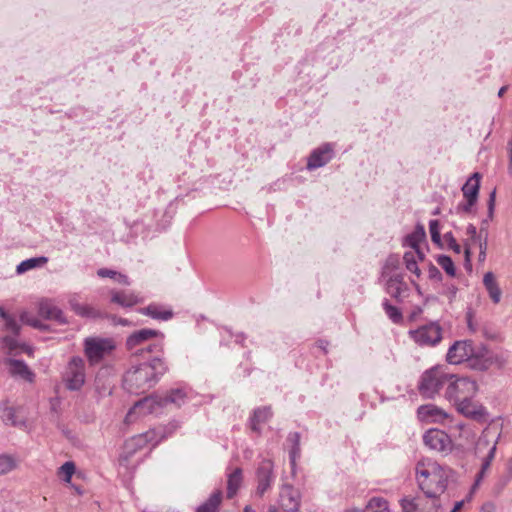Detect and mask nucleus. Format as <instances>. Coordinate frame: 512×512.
Instances as JSON below:
<instances>
[{"label":"nucleus","instance_id":"obj_1","mask_svg":"<svg viewBox=\"0 0 512 512\" xmlns=\"http://www.w3.org/2000/svg\"><path fill=\"white\" fill-rule=\"evenodd\" d=\"M168 367L161 357L132 365L123 377V387L134 394H141L155 386L167 372Z\"/></svg>","mask_w":512,"mask_h":512},{"label":"nucleus","instance_id":"obj_2","mask_svg":"<svg viewBox=\"0 0 512 512\" xmlns=\"http://www.w3.org/2000/svg\"><path fill=\"white\" fill-rule=\"evenodd\" d=\"M415 472L418 486L425 497L439 504L438 497L445 492L452 470L431 459H423L416 464Z\"/></svg>","mask_w":512,"mask_h":512},{"label":"nucleus","instance_id":"obj_3","mask_svg":"<svg viewBox=\"0 0 512 512\" xmlns=\"http://www.w3.org/2000/svg\"><path fill=\"white\" fill-rule=\"evenodd\" d=\"M187 392L184 388L172 389L165 397L149 396L137 401L131 407L125 417V423L130 424L134 422L137 415H145L156 412L160 407L167 404H174L180 407L185 403Z\"/></svg>","mask_w":512,"mask_h":512},{"label":"nucleus","instance_id":"obj_4","mask_svg":"<svg viewBox=\"0 0 512 512\" xmlns=\"http://www.w3.org/2000/svg\"><path fill=\"white\" fill-rule=\"evenodd\" d=\"M175 424H170L168 427H157L150 429L142 434L133 436L125 442L124 450L121 457L124 460H128L132 455L150 444L153 447L160 443L162 440L167 438L176 429Z\"/></svg>","mask_w":512,"mask_h":512},{"label":"nucleus","instance_id":"obj_5","mask_svg":"<svg viewBox=\"0 0 512 512\" xmlns=\"http://www.w3.org/2000/svg\"><path fill=\"white\" fill-rule=\"evenodd\" d=\"M454 377L455 374L448 373L443 366L436 365L423 372L418 382V391L423 398L433 399L444 384Z\"/></svg>","mask_w":512,"mask_h":512},{"label":"nucleus","instance_id":"obj_6","mask_svg":"<svg viewBox=\"0 0 512 512\" xmlns=\"http://www.w3.org/2000/svg\"><path fill=\"white\" fill-rule=\"evenodd\" d=\"M445 398L454 405L462 400L473 399L477 393V383L467 377H454L449 380Z\"/></svg>","mask_w":512,"mask_h":512},{"label":"nucleus","instance_id":"obj_7","mask_svg":"<svg viewBox=\"0 0 512 512\" xmlns=\"http://www.w3.org/2000/svg\"><path fill=\"white\" fill-rule=\"evenodd\" d=\"M490 354H446L448 364L460 366L463 370L485 371L493 363Z\"/></svg>","mask_w":512,"mask_h":512},{"label":"nucleus","instance_id":"obj_8","mask_svg":"<svg viewBox=\"0 0 512 512\" xmlns=\"http://www.w3.org/2000/svg\"><path fill=\"white\" fill-rule=\"evenodd\" d=\"M0 317L5 321L7 329L11 332V335H7L3 338V347L10 352H32V348L19 337V326L16 321L7 314L5 309L1 306Z\"/></svg>","mask_w":512,"mask_h":512},{"label":"nucleus","instance_id":"obj_9","mask_svg":"<svg viewBox=\"0 0 512 512\" xmlns=\"http://www.w3.org/2000/svg\"><path fill=\"white\" fill-rule=\"evenodd\" d=\"M63 381L70 391H78L85 383L84 361L81 357L75 356L68 363L63 374Z\"/></svg>","mask_w":512,"mask_h":512},{"label":"nucleus","instance_id":"obj_10","mask_svg":"<svg viewBox=\"0 0 512 512\" xmlns=\"http://www.w3.org/2000/svg\"><path fill=\"white\" fill-rule=\"evenodd\" d=\"M424 444L431 450L448 454L452 451L453 442L450 436L436 428L427 430L423 435Z\"/></svg>","mask_w":512,"mask_h":512},{"label":"nucleus","instance_id":"obj_11","mask_svg":"<svg viewBox=\"0 0 512 512\" xmlns=\"http://www.w3.org/2000/svg\"><path fill=\"white\" fill-rule=\"evenodd\" d=\"M411 338L421 346H434L441 338V327L437 323H430L409 332Z\"/></svg>","mask_w":512,"mask_h":512},{"label":"nucleus","instance_id":"obj_12","mask_svg":"<svg viewBox=\"0 0 512 512\" xmlns=\"http://www.w3.org/2000/svg\"><path fill=\"white\" fill-rule=\"evenodd\" d=\"M334 147L331 143H324L310 153L306 168L309 171L316 170L328 164L334 158Z\"/></svg>","mask_w":512,"mask_h":512},{"label":"nucleus","instance_id":"obj_13","mask_svg":"<svg viewBox=\"0 0 512 512\" xmlns=\"http://www.w3.org/2000/svg\"><path fill=\"white\" fill-rule=\"evenodd\" d=\"M417 416L421 422L441 423L448 418V414L434 404L421 405L417 409Z\"/></svg>","mask_w":512,"mask_h":512},{"label":"nucleus","instance_id":"obj_14","mask_svg":"<svg viewBox=\"0 0 512 512\" xmlns=\"http://www.w3.org/2000/svg\"><path fill=\"white\" fill-rule=\"evenodd\" d=\"M386 280V292L397 301H401L406 296L408 286L403 280L402 274H393L384 278Z\"/></svg>","mask_w":512,"mask_h":512},{"label":"nucleus","instance_id":"obj_15","mask_svg":"<svg viewBox=\"0 0 512 512\" xmlns=\"http://www.w3.org/2000/svg\"><path fill=\"white\" fill-rule=\"evenodd\" d=\"M455 406L459 413L473 420L480 421L487 416L486 409L482 405L474 403L472 399L462 400Z\"/></svg>","mask_w":512,"mask_h":512},{"label":"nucleus","instance_id":"obj_16","mask_svg":"<svg viewBox=\"0 0 512 512\" xmlns=\"http://www.w3.org/2000/svg\"><path fill=\"white\" fill-rule=\"evenodd\" d=\"M403 512H438L440 504L435 501L431 502L430 506L424 504V499L417 498H403L400 501Z\"/></svg>","mask_w":512,"mask_h":512},{"label":"nucleus","instance_id":"obj_17","mask_svg":"<svg viewBox=\"0 0 512 512\" xmlns=\"http://www.w3.org/2000/svg\"><path fill=\"white\" fill-rule=\"evenodd\" d=\"M273 464L270 460H263L257 469V494L262 496L270 487L272 482Z\"/></svg>","mask_w":512,"mask_h":512},{"label":"nucleus","instance_id":"obj_18","mask_svg":"<svg viewBox=\"0 0 512 512\" xmlns=\"http://www.w3.org/2000/svg\"><path fill=\"white\" fill-rule=\"evenodd\" d=\"M84 352H110L116 349V343L111 338L88 337L85 339Z\"/></svg>","mask_w":512,"mask_h":512},{"label":"nucleus","instance_id":"obj_19","mask_svg":"<svg viewBox=\"0 0 512 512\" xmlns=\"http://www.w3.org/2000/svg\"><path fill=\"white\" fill-rule=\"evenodd\" d=\"M38 310L40 316L45 319L54 320L59 324L67 323V320L62 310L49 300L41 301L39 303Z\"/></svg>","mask_w":512,"mask_h":512},{"label":"nucleus","instance_id":"obj_20","mask_svg":"<svg viewBox=\"0 0 512 512\" xmlns=\"http://www.w3.org/2000/svg\"><path fill=\"white\" fill-rule=\"evenodd\" d=\"M110 295L111 302L122 307H132L143 302V298L133 291L111 290Z\"/></svg>","mask_w":512,"mask_h":512},{"label":"nucleus","instance_id":"obj_21","mask_svg":"<svg viewBox=\"0 0 512 512\" xmlns=\"http://www.w3.org/2000/svg\"><path fill=\"white\" fill-rule=\"evenodd\" d=\"M500 436H501V434L499 433L494 444L490 447L487 455L484 457L482 464H481V468H480L479 472L476 474L475 481L472 486V491H475L478 488L480 483L483 481L487 470L490 468L491 463L495 458L497 444H498V440H499Z\"/></svg>","mask_w":512,"mask_h":512},{"label":"nucleus","instance_id":"obj_22","mask_svg":"<svg viewBox=\"0 0 512 512\" xmlns=\"http://www.w3.org/2000/svg\"><path fill=\"white\" fill-rule=\"evenodd\" d=\"M271 415L272 413L270 407L265 406L256 408L249 420L250 429L256 434H260L261 425L266 423Z\"/></svg>","mask_w":512,"mask_h":512},{"label":"nucleus","instance_id":"obj_23","mask_svg":"<svg viewBox=\"0 0 512 512\" xmlns=\"http://www.w3.org/2000/svg\"><path fill=\"white\" fill-rule=\"evenodd\" d=\"M9 371L11 375L19 377L29 383L34 382L35 374L32 370L21 360H10Z\"/></svg>","mask_w":512,"mask_h":512},{"label":"nucleus","instance_id":"obj_24","mask_svg":"<svg viewBox=\"0 0 512 512\" xmlns=\"http://www.w3.org/2000/svg\"><path fill=\"white\" fill-rule=\"evenodd\" d=\"M139 312L143 315L149 316L153 319L167 321L173 317L171 309H166L158 304H150L147 307L141 308Z\"/></svg>","mask_w":512,"mask_h":512},{"label":"nucleus","instance_id":"obj_25","mask_svg":"<svg viewBox=\"0 0 512 512\" xmlns=\"http://www.w3.org/2000/svg\"><path fill=\"white\" fill-rule=\"evenodd\" d=\"M480 189V174L474 173L462 186L464 198L478 199Z\"/></svg>","mask_w":512,"mask_h":512},{"label":"nucleus","instance_id":"obj_26","mask_svg":"<svg viewBox=\"0 0 512 512\" xmlns=\"http://www.w3.org/2000/svg\"><path fill=\"white\" fill-rule=\"evenodd\" d=\"M426 238L425 228L422 224H417L415 230L405 237L404 245L418 251V246Z\"/></svg>","mask_w":512,"mask_h":512},{"label":"nucleus","instance_id":"obj_27","mask_svg":"<svg viewBox=\"0 0 512 512\" xmlns=\"http://www.w3.org/2000/svg\"><path fill=\"white\" fill-rule=\"evenodd\" d=\"M483 284L489 293L490 298L494 303H498L501 298V290L495 281V277L492 272H487L483 277Z\"/></svg>","mask_w":512,"mask_h":512},{"label":"nucleus","instance_id":"obj_28","mask_svg":"<svg viewBox=\"0 0 512 512\" xmlns=\"http://www.w3.org/2000/svg\"><path fill=\"white\" fill-rule=\"evenodd\" d=\"M159 332L152 329H142L130 335L127 338V348L133 349L136 345L148 340L151 337L157 336Z\"/></svg>","mask_w":512,"mask_h":512},{"label":"nucleus","instance_id":"obj_29","mask_svg":"<svg viewBox=\"0 0 512 512\" xmlns=\"http://www.w3.org/2000/svg\"><path fill=\"white\" fill-rule=\"evenodd\" d=\"M242 483V470L236 468L232 473L228 475L227 481V497L233 498L237 493Z\"/></svg>","mask_w":512,"mask_h":512},{"label":"nucleus","instance_id":"obj_30","mask_svg":"<svg viewBox=\"0 0 512 512\" xmlns=\"http://www.w3.org/2000/svg\"><path fill=\"white\" fill-rule=\"evenodd\" d=\"M362 512H391L389 503L382 497H372Z\"/></svg>","mask_w":512,"mask_h":512},{"label":"nucleus","instance_id":"obj_31","mask_svg":"<svg viewBox=\"0 0 512 512\" xmlns=\"http://www.w3.org/2000/svg\"><path fill=\"white\" fill-rule=\"evenodd\" d=\"M47 262H48V258L44 257V256L26 259V260L22 261L16 267V272L18 274H23V273H25V272H27L29 270H32V269H34L36 267L43 266Z\"/></svg>","mask_w":512,"mask_h":512},{"label":"nucleus","instance_id":"obj_32","mask_svg":"<svg viewBox=\"0 0 512 512\" xmlns=\"http://www.w3.org/2000/svg\"><path fill=\"white\" fill-rule=\"evenodd\" d=\"M222 499V492L220 490L214 492L209 499L200 505L196 512H216Z\"/></svg>","mask_w":512,"mask_h":512},{"label":"nucleus","instance_id":"obj_33","mask_svg":"<svg viewBox=\"0 0 512 512\" xmlns=\"http://www.w3.org/2000/svg\"><path fill=\"white\" fill-rule=\"evenodd\" d=\"M97 275L101 278H106V277L111 278L115 282H117L121 285H124V286L130 285L129 278L126 275L119 273L115 270H111L108 268H100L97 271Z\"/></svg>","mask_w":512,"mask_h":512},{"label":"nucleus","instance_id":"obj_34","mask_svg":"<svg viewBox=\"0 0 512 512\" xmlns=\"http://www.w3.org/2000/svg\"><path fill=\"white\" fill-rule=\"evenodd\" d=\"M17 467V460L10 454L0 455V476L13 471Z\"/></svg>","mask_w":512,"mask_h":512},{"label":"nucleus","instance_id":"obj_35","mask_svg":"<svg viewBox=\"0 0 512 512\" xmlns=\"http://www.w3.org/2000/svg\"><path fill=\"white\" fill-rule=\"evenodd\" d=\"M382 305L386 315L393 323L398 324L402 322V313L396 306H393L387 299H384Z\"/></svg>","mask_w":512,"mask_h":512},{"label":"nucleus","instance_id":"obj_36","mask_svg":"<svg viewBox=\"0 0 512 512\" xmlns=\"http://www.w3.org/2000/svg\"><path fill=\"white\" fill-rule=\"evenodd\" d=\"M399 266V257L397 255H390L382 269V277L386 278L389 277V275L396 274L395 271L398 269Z\"/></svg>","mask_w":512,"mask_h":512},{"label":"nucleus","instance_id":"obj_37","mask_svg":"<svg viewBox=\"0 0 512 512\" xmlns=\"http://www.w3.org/2000/svg\"><path fill=\"white\" fill-rule=\"evenodd\" d=\"M403 260L406 266V269L411 273L415 274L417 277L420 276L421 271L417 265V261L415 258L414 252H406L403 256Z\"/></svg>","mask_w":512,"mask_h":512},{"label":"nucleus","instance_id":"obj_38","mask_svg":"<svg viewBox=\"0 0 512 512\" xmlns=\"http://www.w3.org/2000/svg\"><path fill=\"white\" fill-rule=\"evenodd\" d=\"M478 199L474 198H464L463 202H460L456 206V213L457 214H472L474 213V207L477 203Z\"/></svg>","mask_w":512,"mask_h":512},{"label":"nucleus","instance_id":"obj_39","mask_svg":"<svg viewBox=\"0 0 512 512\" xmlns=\"http://www.w3.org/2000/svg\"><path fill=\"white\" fill-rule=\"evenodd\" d=\"M299 438V433H295L293 437V446L290 450V468L292 474H295V461L300 456Z\"/></svg>","mask_w":512,"mask_h":512},{"label":"nucleus","instance_id":"obj_40","mask_svg":"<svg viewBox=\"0 0 512 512\" xmlns=\"http://www.w3.org/2000/svg\"><path fill=\"white\" fill-rule=\"evenodd\" d=\"M437 263L445 270L449 276H455L456 269L451 257L447 255H439L437 257Z\"/></svg>","mask_w":512,"mask_h":512},{"label":"nucleus","instance_id":"obj_41","mask_svg":"<svg viewBox=\"0 0 512 512\" xmlns=\"http://www.w3.org/2000/svg\"><path fill=\"white\" fill-rule=\"evenodd\" d=\"M1 418L5 424H10L12 426L16 425V415L15 410L12 407H5L1 412Z\"/></svg>","mask_w":512,"mask_h":512},{"label":"nucleus","instance_id":"obj_42","mask_svg":"<svg viewBox=\"0 0 512 512\" xmlns=\"http://www.w3.org/2000/svg\"><path fill=\"white\" fill-rule=\"evenodd\" d=\"M59 473L64 475V481L70 482L71 478L75 472V465L73 462L68 461L65 462L59 469Z\"/></svg>","mask_w":512,"mask_h":512},{"label":"nucleus","instance_id":"obj_43","mask_svg":"<svg viewBox=\"0 0 512 512\" xmlns=\"http://www.w3.org/2000/svg\"><path fill=\"white\" fill-rule=\"evenodd\" d=\"M457 350H462L463 352H473L472 342L468 340L456 341L449 347L447 352H456Z\"/></svg>","mask_w":512,"mask_h":512},{"label":"nucleus","instance_id":"obj_44","mask_svg":"<svg viewBox=\"0 0 512 512\" xmlns=\"http://www.w3.org/2000/svg\"><path fill=\"white\" fill-rule=\"evenodd\" d=\"M20 318L23 323L30 325L34 328H38V329L44 328V325L42 324V322L40 320H38L37 318H35L34 316H32L28 312L22 313Z\"/></svg>","mask_w":512,"mask_h":512},{"label":"nucleus","instance_id":"obj_45","mask_svg":"<svg viewBox=\"0 0 512 512\" xmlns=\"http://www.w3.org/2000/svg\"><path fill=\"white\" fill-rule=\"evenodd\" d=\"M429 231H430L432 241L436 244H440L441 243V235H440L438 220H430Z\"/></svg>","mask_w":512,"mask_h":512},{"label":"nucleus","instance_id":"obj_46","mask_svg":"<svg viewBox=\"0 0 512 512\" xmlns=\"http://www.w3.org/2000/svg\"><path fill=\"white\" fill-rule=\"evenodd\" d=\"M445 240L447 241L448 247L452 249L455 253L459 254L461 252V246L457 243L451 232H448L444 235Z\"/></svg>","mask_w":512,"mask_h":512},{"label":"nucleus","instance_id":"obj_47","mask_svg":"<svg viewBox=\"0 0 512 512\" xmlns=\"http://www.w3.org/2000/svg\"><path fill=\"white\" fill-rule=\"evenodd\" d=\"M428 277H429V279L434 280V281L442 280V274H441L440 270L433 264H430L428 267Z\"/></svg>","mask_w":512,"mask_h":512},{"label":"nucleus","instance_id":"obj_48","mask_svg":"<svg viewBox=\"0 0 512 512\" xmlns=\"http://www.w3.org/2000/svg\"><path fill=\"white\" fill-rule=\"evenodd\" d=\"M299 500H300V493L298 491L295 493H292L290 491V508H289L290 512L298 510L299 505H300Z\"/></svg>","mask_w":512,"mask_h":512},{"label":"nucleus","instance_id":"obj_49","mask_svg":"<svg viewBox=\"0 0 512 512\" xmlns=\"http://www.w3.org/2000/svg\"><path fill=\"white\" fill-rule=\"evenodd\" d=\"M76 314L82 316V317H96L97 312L88 305H82L80 308V311H78Z\"/></svg>","mask_w":512,"mask_h":512},{"label":"nucleus","instance_id":"obj_50","mask_svg":"<svg viewBox=\"0 0 512 512\" xmlns=\"http://www.w3.org/2000/svg\"><path fill=\"white\" fill-rule=\"evenodd\" d=\"M495 190L490 193L488 200V219H492L495 207Z\"/></svg>","mask_w":512,"mask_h":512},{"label":"nucleus","instance_id":"obj_51","mask_svg":"<svg viewBox=\"0 0 512 512\" xmlns=\"http://www.w3.org/2000/svg\"><path fill=\"white\" fill-rule=\"evenodd\" d=\"M507 151H508V173L512 177V138L507 143Z\"/></svg>","mask_w":512,"mask_h":512},{"label":"nucleus","instance_id":"obj_52","mask_svg":"<svg viewBox=\"0 0 512 512\" xmlns=\"http://www.w3.org/2000/svg\"><path fill=\"white\" fill-rule=\"evenodd\" d=\"M458 288L455 285H449L446 289V294L450 301H453L457 295Z\"/></svg>","mask_w":512,"mask_h":512},{"label":"nucleus","instance_id":"obj_53","mask_svg":"<svg viewBox=\"0 0 512 512\" xmlns=\"http://www.w3.org/2000/svg\"><path fill=\"white\" fill-rule=\"evenodd\" d=\"M90 364L94 365L101 361L103 354H87Z\"/></svg>","mask_w":512,"mask_h":512},{"label":"nucleus","instance_id":"obj_54","mask_svg":"<svg viewBox=\"0 0 512 512\" xmlns=\"http://www.w3.org/2000/svg\"><path fill=\"white\" fill-rule=\"evenodd\" d=\"M467 234L472 238H476L477 236V229L473 224H469L467 226Z\"/></svg>","mask_w":512,"mask_h":512},{"label":"nucleus","instance_id":"obj_55","mask_svg":"<svg viewBox=\"0 0 512 512\" xmlns=\"http://www.w3.org/2000/svg\"><path fill=\"white\" fill-rule=\"evenodd\" d=\"M69 304H70V307L71 309L77 313L78 311H80V308L82 306V304L78 303L75 299H70L69 300Z\"/></svg>","mask_w":512,"mask_h":512},{"label":"nucleus","instance_id":"obj_56","mask_svg":"<svg viewBox=\"0 0 512 512\" xmlns=\"http://www.w3.org/2000/svg\"><path fill=\"white\" fill-rule=\"evenodd\" d=\"M69 304H70V307L71 309L77 313L78 311H80V308L82 306V304L78 303L75 299H70L69 300Z\"/></svg>","mask_w":512,"mask_h":512},{"label":"nucleus","instance_id":"obj_57","mask_svg":"<svg viewBox=\"0 0 512 512\" xmlns=\"http://www.w3.org/2000/svg\"><path fill=\"white\" fill-rule=\"evenodd\" d=\"M422 313L421 307H416L410 314V320H415Z\"/></svg>","mask_w":512,"mask_h":512},{"label":"nucleus","instance_id":"obj_58","mask_svg":"<svg viewBox=\"0 0 512 512\" xmlns=\"http://www.w3.org/2000/svg\"><path fill=\"white\" fill-rule=\"evenodd\" d=\"M463 505H464V500L456 502L453 509L450 512H459V510L463 507Z\"/></svg>","mask_w":512,"mask_h":512},{"label":"nucleus","instance_id":"obj_59","mask_svg":"<svg viewBox=\"0 0 512 512\" xmlns=\"http://www.w3.org/2000/svg\"><path fill=\"white\" fill-rule=\"evenodd\" d=\"M328 345H329V343L327 341H325V340L318 341V347H319V349H321L323 351L327 350Z\"/></svg>","mask_w":512,"mask_h":512},{"label":"nucleus","instance_id":"obj_60","mask_svg":"<svg viewBox=\"0 0 512 512\" xmlns=\"http://www.w3.org/2000/svg\"><path fill=\"white\" fill-rule=\"evenodd\" d=\"M480 248H481V251H480V258L481 257H485L486 253H485V250H486V240L484 241V244H480Z\"/></svg>","mask_w":512,"mask_h":512},{"label":"nucleus","instance_id":"obj_61","mask_svg":"<svg viewBox=\"0 0 512 512\" xmlns=\"http://www.w3.org/2000/svg\"><path fill=\"white\" fill-rule=\"evenodd\" d=\"M465 258H466V262L469 266H471L470 264V249L469 248H466L465 249Z\"/></svg>","mask_w":512,"mask_h":512},{"label":"nucleus","instance_id":"obj_62","mask_svg":"<svg viewBox=\"0 0 512 512\" xmlns=\"http://www.w3.org/2000/svg\"><path fill=\"white\" fill-rule=\"evenodd\" d=\"M51 408L53 410H56V405L59 403V400L57 398L51 399Z\"/></svg>","mask_w":512,"mask_h":512},{"label":"nucleus","instance_id":"obj_63","mask_svg":"<svg viewBox=\"0 0 512 512\" xmlns=\"http://www.w3.org/2000/svg\"><path fill=\"white\" fill-rule=\"evenodd\" d=\"M506 90H507V86L501 87L500 90L498 91V96L502 97L504 95V93L506 92Z\"/></svg>","mask_w":512,"mask_h":512},{"label":"nucleus","instance_id":"obj_64","mask_svg":"<svg viewBox=\"0 0 512 512\" xmlns=\"http://www.w3.org/2000/svg\"><path fill=\"white\" fill-rule=\"evenodd\" d=\"M244 512H256L254 509H252L250 506H246L244 508Z\"/></svg>","mask_w":512,"mask_h":512}]
</instances>
